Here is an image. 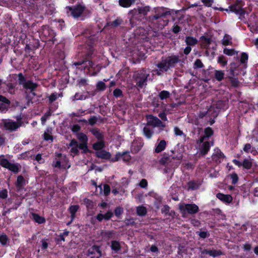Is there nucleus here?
I'll list each match as a JSON object with an SVG mask.
<instances>
[{
    "instance_id": "13",
    "label": "nucleus",
    "mask_w": 258,
    "mask_h": 258,
    "mask_svg": "<svg viewBox=\"0 0 258 258\" xmlns=\"http://www.w3.org/2000/svg\"><path fill=\"white\" fill-rule=\"evenodd\" d=\"M89 255L91 258H99L101 256V252L97 246H93L88 250Z\"/></svg>"
},
{
    "instance_id": "21",
    "label": "nucleus",
    "mask_w": 258,
    "mask_h": 258,
    "mask_svg": "<svg viewBox=\"0 0 258 258\" xmlns=\"http://www.w3.org/2000/svg\"><path fill=\"white\" fill-rule=\"evenodd\" d=\"M231 11L234 12L236 14L242 16L244 14V11L240 6H233L231 8Z\"/></svg>"
},
{
    "instance_id": "1",
    "label": "nucleus",
    "mask_w": 258,
    "mask_h": 258,
    "mask_svg": "<svg viewBox=\"0 0 258 258\" xmlns=\"http://www.w3.org/2000/svg\"><path fill=\"white\" fill-rule=\"evenodd\" d=\"M178 61L179 58L177 56H171L163 59L157 65L159 70L154 71L153 74L156 73L158 75H161L163 72L167 71L170 68L174 67Z\"/></svg>"
},
{
    "instance_id": "58",
    "label": "nucleus",
    "mask_w": 258,
    "mask_h": 258,
    "mask_svg": "<svg viewBox=\"0 0 258 258\" xmlns=\"http://www.w3.org/2000/svg\"><path fill=\"white\" fill-rule=\"evenodd\" d=\"M104 215V219L107 220H109L112 216L113 214L111 211H108Z\"/></svg>"
},
{
    "instance_id": "64",
    "label": "nucleus",
    "mask_w": 258,
    "mask_h": 258,
    "mask_svg": "<svg viewBox=\"0 0 258 258\" xmlns=\"http://www.w3.org/2000/svg\"><path fill=\"white\" fill-rule=\"evenodd\" d=\"M199 235L203 238H206L207 236V233L205 231L197 232Z\"/></svg>"
},
{
    "instance_id": "3",
    "label": "nucleus",
    "mask_w": 258,
    "mask_h": 258,
    "mask_svg": "<svg viewBox=\"0 0 258 258\" xmlns=\"http://www.w3.org/2000/svg\"><path fill=\"white\" fill-rule=\"evenodd\" d=\"M148 74L146 70H143L135 73L134 78H135L137 85L140 88H142L148 78Z\"/></svg>"
},
{
    "instance_id": "27",
    "label": "nucleus",
    "mask_w": 258,
    "mask_h": 258,
    "mask_svg": "<svg viewBox=\"0 0 258 258\" xmlns=\"http://www.w3.org/2000/svg\"><path fill=\"white\" fill-rule=\"evenodd\" d=\"M243 150L246 153H251L253 155H255L256 153V151L249 144H247L244 146Z\"/></svg>"
},
{
    "instance_id": "44",
    "label": "nucleus",
    "mask_w": 258,
    "mask_h": 258,
    "mask_svg": "<svg viewBox=\"0 0 258 258\" xmlns=\"http://www.w3.org/2000/svg\"><path fill=\"white\" fill-rule=\"evenodd\" d=\"M200 185V183H198L194 181L190 182L189 183V187L190 188H191L192 189H196L198 188Z\"/></svg>"
},
{
    "instance_id": "15",
    "label": "nucleus",
    "mask_w": 258,
    "mask_h": 258,
    "mask_svg": "<svg viewBox=\"0 0 258 258\" xmlns=\"http://www.w3.org/2000/svg\"><path fill=\"white\" fill-rule=\"evenodd\" d=\"M54 166L55 167H61L64 169L69 168L70 167V165L69 164L65 156L61 157L60 160L57 161Z\"/></svg>"
},
{
    "instance_id": "47",
    "label": "nucleus",
    "mask_w": 258,
    "mask_h": 258,
    "mask_svg": "<svg viewBox=\"0 0 258 258\" xmlns=\"http://www.w3.org/2000/svg\"><path fill=\"white\" fill-rule=\"evenodd\" d=\"M97 88L99 90H103L105 89V84L103 82L100 81L97 84Z\"/></svg>"
},
{
    "instance_id": "25",
    "label": "nucleus",
    "mask_w": 258,
    "mask_h": 258,
    "mask_svg": "<svg viewBox=\"0 0 258 258\" xmlns=\"http://www.w3.org/2000/svg\"><path fill=\"white\" fill-rule=\"evenodd\" d=\"M111 247L112 250L115 252L118 251L121 247L120 243L117 241H112L111 242Z\"/></svg>"
},
{
    "instance_id": "46",
    "label": "nucleus",
    "mask_w": 258,
    "mask_h": 258,
    "mask_svg": "<svg viewBox=\"0 0 258 258\" xmlns=\"http://www.w3.org/2000/svg\"><path fill=\"white\" fill-rule=\"evenodd\" d=\"M224 53L227 55L232 56L235 54V51L234 49L225 48L224 49Z\"/></svg>"
},
{
    "instance_id": "61",
    "label": "nucleus",
    "mask_w": 258,
    "mask_h": 258,
    "mask_svg": "<svg viewBox=\"0 0 258 258\" xmlns=\"http://www.w3.org/2000/svg\"><path fill=\"white\" fill-rule=\"evenodd\" d=\"M174 133L176 136H181L183 135L182 132L178 127H174Z\"/></svg>"
},
{
    "instance_id": "37",
    "label": "nucleus",
    "mask_w": 258,
    "mask_h": 258,
    "mask_svg": "<svg viewBox=\"0 0 258 258\" xmlns=\"http://www.w3.org/2000/svg\"><path fill=\"white\" fill-rule=\"evenodd\" d=\"M222 44L228 45L231 44V37L228 35H225L223 39Z\"/></svg>"
},
{
    "instance_id": "28",
    "label": "nucleus",
    "mask_w": 258,
    "mask_h": 258,
    "mask_svg": "<svg viewBox=\"0 0 258 258\" xmlns=\"http://www.w3.org/2000/svg\"><path fill=\"white\" fill-rule=\"evenodd\" d=\"M224 73L221 70H216L215 72V77L217 80L220 81L224 78Z\"/></svg>"
},
{
    "instance_id": "2",
    "label": "nucleus",
    "mask_w": 258,
    "mask_h": 258,
    "mask_svg": "<svg viewBox=\"0 0 258 258\" xmlns=\"http://www.w3.org/2000/svg\"><path fill=\"white\" fill-rule=\"evenodd\" d=\"M213 143H210L208 140H205V138H201L197 143V148L198 152L202 154L205 155L209 151L210 147Z\"/></svg>"
},
{
    "instance_id": "34",
    "label": "nucleus",
    "mask_w": 258,
    "mask_h": 258,
    "mask_svg": "<svg viewBox=\"0 0 258 258\" xmlns=\"http://www.w3.org/2000/svg\"><path fill=\"white\" fill-rule=\"evenodd\" d=\"M79 209V206L77 205L72 206L70 207L69 210L71 214L72 220H73L75 216V214Z\"/></svg>"
},
{
    "instance_id": "48",
    "label": "nucleus",
    "mask_w": 258,
    "mask_h": 258,
    "mask_svg": "<svg viewBox=\"0 0 258 258\" xmlns=\"http://www.w3.org/2000/svg\"><path fill=\"white\" fill-rule=\"evenodd\" d=\"M248 59V55L245 53H242L241 56L240 58V62L242 64H244L245 62V61H246Z\"/></svg>"
},
{
    "instance_id": "51",
    "label": "nucleus",
    "mask_w": 258,
    "mask_h": 258,
    "mask_svg": "<svg viewBox=\"0 0 258 258\" xmlns=\"http://www.w3.org/2000/svg\"><path fill=\"white\" fill-rule=\"evenodd\" d=\"M230 178L231 179V182L233 184L236 183L238 181V176L236 174L233 173L230 175Z\"/></svg>"
},
{
    "instance_id": "7",
    "label": "nucleus",
    "mask_w": 258,
    "mask_h": 258,
    "mask_svg": "<svg viewBox=\"0 0 258 258\" xmlns=\"http://www.w3.org/2000/svg\"><path fill=\"white\" fill-rule=\"evenodd\" d=\"M147 125L161 127L165 126V124L159 119L152 115L147 116Z\"/></svg>"
},
{
    "instance_id": "41",
    "label": "nucleus",
    "mask_w": 258,
    "mask_h": 258,
    "mask_svg": "<svg viewBox=\"0 0 258 258\" xmlns=\"http://www.w3.org/2000/svg\"><path fill=\"white\" fill-rule=\"evenodd\" d=\"M170 93L167 91H162L159 94V97L161 99L163 100L166 99L169 97Z\"/></svg>"
},
{
    "instance_id": "55",
    "label": "nucleus",
    "mask_w": 258,
    "mask_h": 258,
    "mask_svg": "<svg viewBox=\"0 0 258 258\" xmlns=\"http://www.w3.org/2000/svg\"><path fill=\"white\" fill-rule=\"evenodd\" d=\"M123 209L120 207H117L115 210V215L118 217L123 213Z\"/></svg>"
},
{
    "instance_id": "12",
    "label": "nucleus",
    "mask_w": 258,
    "mask_h": 258,
    "mask_svg": "<svg viewBox=\"0 0 258 258\" xmlns=\"http://www.w3.org/2000/svg\"><path fill=\"white\" fill-rule=\"evenodd\" d=\"M216 197L226 204H229L233 201V198L230 195H224L222 193H218L216 195Z\"/></svg>"
},
{
    "instance_id": "19",
    "label": "nucleus",
    "mask_w": 258,
    "mask_h": 258,
    "mask_svg": "<svg viewBox=\"0 0 258 258\" xmlns=\"http://www.w3.org/2000/svg\"><path fill=\"white\" fill-rule=\"evenodd\" d=\"M166 145L167 144L165 140L160 141L156 145L155 152L157 153L162 152L165 149Z\"/></svg>"
},
{
    "instance_id": "11",
    "label": "nucleus",
    "mask_w": 258,
    "mask_h": 258,
    "mask_svg": "<svg viewBox=\"0 0 258 258\" xmlns=\"http://www.w3.org/2000/svg\"><path fill=\"white\" fill-rule=\"evenodd\" d=\"M77 138L82 143L79 145V149H82L84 152L87 150L88 138L83 133H79Z\"/></svg>"
},
{
    "instance_id": "16",
    "label": "nucleus",
    "mask_w": 258,
    "mask_h": 258,
    "mask_svg": "<svg viewBox=\"0 0 258 258\" xmlns=\"http://www.w3.org/2000/svg\"><path fill=\"white\" fill-rule=\"evenodd\" d=\"M218 112L219 109L218 108H216V109H215L214 106H211L206 113L205 112H203L200 116L203 117L206 115H208L209 116L216 117L218 115Z\"/></svg>"
},
{
    "instance_id": "17",
    "label": "nucleus",
    "mask_w": 258,
    "mask_h": 258,
    "mask_svg": "<svg viewBox=\"0 0 258 258\" xmlns=\"http://www.w3.org/2000/svg\"><path fill=\"white\" fill-rule=\"evenodd\" d=\"M130 159H131V156L128 153H118L116 154L114 160L115 161L122 160L124 162H127L130 160Z\"/></svg>"
},
{
    "instance_id": "62",
    "label": "nucleus",
    "mask_w": 258,
    "mask_h": 258,
    "mask_svg": "<svg viewBox=\"0 0 258 258\" xmlns=\"http://www.w3.org/2000/svg\"><path fill=\"white\" fill-rule=\"evenodd\" d=\"M41 243H42L41 248L42 249H45L48 247V243L45 240H44V239L42 240Z\"/></svg>"
},
{
    "instance_id": "50",
    "label": "nucleus",
    "mask_w": 258,
    "mask_h": 258,
    "mask_svg": "<svg viewBox=\"0 0 258 258\" xmlns=\"http://www.w3.org/2000/svg\"><path fill=\"white\" fill-rule=\"evenodd\" d=\"M203 67V64L201 60L198 59L196 60L194 63L195 68H201Z\"/></svg>"
},
{
    "instance_id": "57",
    "label": "nucleus",
    "mask_w": 258,
    "mask_h": 258,
    "mask_svg": "<svg viewBox=\"0 0 258 258\" xmlns=\"http://www.w3.org/2000/svg\"><path fill=\"white\" fill-rule=\"evenodd\" d=\"M147 184V181L145 179H143L139 183L140 186L143 188H145Z\"/></svg>"
},
{
    "instance_id": "38",
    "label": "nucleus",
    "mask_w": 258,
    "mask_h": 258,
    "mask_svg": "<svg viewBox=\"0 0 258 258\" xmlns=\"http://www.w3.org/2000/svg\"><path fill=\"white\" fill-rule=\"evenodd\" d=\"M146 209L145 207L140 206L138 207L137 209V212L138 215L140 216L145 215L146 213Z\"/></svg>"
},
{
    "instance_id": "22",
    "label": "nucleus",
    "mask_w": 258,
    "mask_h": 258,
    "mask_svg": "<svg viewBox=\"0 0 258 258\" xmlns=\"http://www.w3.org/2000/svg\"><path fill=\"white\" fill-rule=\"evenodd\" d=\"M52 128L48 127L44 133V139L45 141H50L51 142L53 140V138L51 135Z\"/></svg>"
},
{
    "instance_id": "14",
    "label": "nucleus",
    "mask_w": 258,
    "mask_h": 258,
    "mask_svg": "<svg viewBox=\"0 0 258 258\" xmlns=\"http://www.w3.org/2000/svg\"><path fill=\"white\" fill-rule=\"evenodd\" d=\"M10 105V101L5 97L0 95V110L4 112L7 110Z\"/></svg>"
},
{
    "instance_id": "52",
    "label": "nucleus",
    "mask_w": 258,
    "mask_h": 258,
    "mask_svg": "<svg viewBox=\"0 0 258 258\" xmlns=\"http://www.w3.org/2000/svg\"><path fill=\"white\" fill-rule=\"evenodd\" d=\"M110 189L109 185L107 184L103 185V191L105 195H108L110 193Z\"/></svg>"
},
{
    "instance_id": "30",
    "label": "nucleus",
    "mask_w": 258,
    "mask_h": 258,
    "mask_svg": "<svg viewBox=\"0 0 258 258\" xmlns=\"http://www.w3.org/2000/svg\"><path fill=\"white\" fill-rule=\"evenodd\" d=\"M144 133L145 136L148 138L150 139L153 135V131L150 128L148 125L146 126L144 128Z\"/></svg>"
},
{
    "instance_id": "49",
    "label": "nucleus",
    "mask_w": 258,
    "mask_h": 258,
    "mask_svg": "<svg viewBox=\"0 0 258 258\" xmlns=\"http://www.w3.org/2000/svg\"><path fill=\"white\" fill-rule=\"evenodd\" d=\"M61 96L60 94H58L56 93H52L49 97V100L51 102H52L55 100L58 97Z\"/></svg>"
},
{
    "instance_id": "59",
    "label": "nucleus",
    "mask_w": 258,
    "mask_h": 258,
    "mask_svg": "<svg viewBox=\"0 0 258 258\" xmlns=\"http://www.w3.org/2000/svg\"><path fill=\"white\" fill-rule=\"evenodd\" d=\"M49 116L50 113L48 112L45 113V114L41 117V122L42 124H44L45 121Z\"/></svg>"
},
{
    "instance_id": "36",
    "label": "nucleus",
    "mask_w": 258,
    "mask_h": 258,
    "mask_svg": "<svg viewBox=\"0 0 258 258\" xmlns=\"http://www.w3.org/2000/svg\"><path fill=\"white\" fill-rule=\"evenodd\" d=\"M25 185V180L22 176H19L17 178L16 185L17 187L21 188Z\"/></svg>"
},
{
    "instance_id": "54",
    "label": "nucleus",
    "mask_w": 258,
    "mask_h": 258,
    "mask_svg": "<svg viewBox=\"0 0 258 258\" xmlns=\"http://www.w3.org/2000/svg\"><path fill=\"white\" fill-rule=\"evenodd\" d=\"M8 196V191L6 189H3L0 191V198L6 199Z\"/></svg>"
},
{
    "instance_id": "43",
    "label": "nucleus",
    "mask_w": 258,
    "mask_h": 258,
    "mask_svg": "<svg viewBox=\"0 0 258 258\" xmlns=\"http://www.w3.org/2000/svg\"><path fill=\"white\" fill-rule=\"evenodd\" d=\"M252 165V162L250 160L248 159H245L242 163V166L247 169H249L251 167Z\"/></svg>"
},
{
    "instance_id": "31",
    "label": "nucleus",
    "mask_w": 258,
    "mask_h": 258,
    "mask_svg": "<svg viewBox=\"0 0 258 258\" xmlns=\"http://www.w3.org/2000/svg\"><path fill=\"white\" fill-rule=\"evenodd\" d=\"M92 134L96 137L98 140H102L103 139V135L102 133L97 129H92L91 131Z\"/></svg>"
},
{
    "instance_id": "8",
    "label": "nucleus",
    "mask_w": 258,
    "mask_h": 258,
    "mask_svg": "<svg viewBox=\"0 0 258 258\" xmlns=\"http://www.w3.org/2000/svg\"><path fill=\"white\" fill-rule=\"evenodd\" d=\"M20 83L23 85V87L27 90L32 92L37 87L36 84L32 83L31 81L24 82V77L21 74L19 75Z\"/></svg>"
},
{
    "instance_id": "18",
    "label": "nucleus",
    "mask_w": 258,
    "mask_h": 258,
    "mask_svg": "<svg viewBox=\"0 0 258 258\" xmlns=\"http://www.w3.org/2000/svg\"><path fill=\"white\" fill-rule=\"evenodd\" d=\"M143 146V143L141 140H135L132 143L131 150L134 153L138 152Z\"/></svg>"
},
{
    "instance_id": "24",
    "label": "nucleus",
    "mask_w": 258,
    "mask_h": 258,
    "mask_svg": "<svg viewBox=\"0 0 258 258\" xmlns=\"http://www.w3.org/2000/svg\"><path fill=\"white\" fill-rule=\"evenodd\" d=\"M135 2V0H119L120 6L124 8H128Z\"/></svg>"
},
{
    "instance_id": "56",
    "label": "nucleus",
    "mask_w": 258,
    "mask_h": 258,
    "mask_svg": "<svg viewBox=\"0 0 258 258\" xmlns=\"http://www.w3.org/2000/svg\"><path fill=\"white\" fill-rule=\"evenodd\" d=\"M202 2L207 7H211L213 3V0H202Z\"/></svg>"
},
{
    "instance_id": "9",
    "label": "nucleus",
    "mask_w": 258,
    "mask_h": 258,
    "mask_svg": "<svg viewBox=\"0 0 258 258\" xmlns=\"http://www.w3.org/2000/svg\"><path fill=\"white\" fill-rule=\"evenodd\" d=\"M67 10L69 11H67L68 13H71V15L74 18H78L79 17L82 13L84 10V7L82 6L79 5L77 6L74 8L71 7H68Z\"/></svg>"
},
{
    "instance_id": "35",
    "label": "nucleus",
    "mask_w": 258,
    "mask_h": 258,
    "mask_svg": "<svg viewBox=\"0 0 258 258\" xmlns=\"http://www.w3.org/2000/svg\"><path fill=\"white\" fill-rule=\"evenodd\" d=\"M204 133L205 135L203 137H202L201 138H205V140H208L210 136H211L213 134V132L210 127H207L205 128Z\"/></svg>"
},
{
    "instance_id": "26",
    "label": "nucleus",
    "mask_w": 258,
    "mask_h": 258,
    "mask_svg": "<svg viewBox=\"0 0 258 258\" xmlns=\"http://www.w3.org/2000/svg\"><path fill=\"white\" fill-rule=\"evenodd\" d=\"M99 141V142L94 144L93 145V149L97 151L101 150L104 147V142L102 140Z\"/></svg>"
},
{
    "instance_id": "20",
    "label": "nucleus",
    "mask_w": 258,
    "mask_h": 258,
    "mask_svg": "<svg viewBox=\"0 0 258 258\" xmlns=\"http://www.w3.org/2000/svg\"><path fill=\"white\" fill-rule=\"evenodd\" d=\"M70 147L71 148V153L73 155H76L78 152V148H79V145L77 143V142L75 140L71 141L70 144Z\"/></svg>"
},
{
    "instance_id": "6",
    "label": "nucleus",
    "mask_w": 258,
    "mask_h": 258,
    "mask_svg": "<svg viewBox=\"0 0 258 258\" xmlns=\"http://www.w3.org/2000/svg\"><path fill=\"white\" fill-rule=\"evenodd\" d=\"M4 125L6 130L14 131L20 127L22 124L20 120L14 121L12 120H6L4 121Z\"/></svg>"
},
{
    "instance_id": "39",
    "label": "nucleus",
    "mask_w": 258,
    "mask_h": 258,
    "mask_svg": "<svg viewBox=\"0 0 258 258\" xmlns=\"http://www.w3.org/2000/svg\"><path fill=\"white\" fill-rule=\"evenodd\" d=\"M9 241V239L6 235L2 234L0 235V243L3 245H7L8 242Z\"/></svg>"
},
{
    "instance_id": "53",
    "label": "nucleus",
    "mask_w": 258,
    "mask_h": 258,
    "mask_svg": "<svg viewBox=\"0 0 258 258\" xmlns=\"http://www.w3.org/2000/svg\"><path fill=\"white\" fill-rule=\"evenodd\" d=\"M79 95V93H76L74 96V100H84L87 98V96L85 95L80 94V97H78Z\"/></svg>"
},
{
    "instance_id": "4",
    "label": "nucleus",
    "mask_w": 258,
    "mask_h": 258,
    "mask_svg": "<svg viewBox=\"0 0 258 258\" xmlns=\"http://www.w3.org/2000/svg\"><path fill=\"white\" fill-rule=\"evenodd\" d=\"M179 209L183 217H185L187 213L193 214L198 212L199 210V207L195 204H185L183 203L179 205Z\"/></svg>"
},
{
    "instance_id": "32",
    "label": "nucleus",
    "mask_w": 258,
    "mask_h": 258,
    "mask_svg": "<svg viewBox=\"0 0 258 258\" xmlns=\"http://www.w3.org/2000/svg\"><path fill=\"white\" fill-rule=\"evenodd\" d=\"M32 217L35 221L39 224H41L45 222V219L38 214H33Z\"/></svg>"
},
{
    "instance_id": "42",
    "label": "nucleus",
    "mask_w": 258,
    "mask_h": 258,
    "mask_svg": "<svg viewBox=\"0 0 258 258\" xmlns=\"http://www.w3.org/2000/svg\"><path fill=\"white\" fill-rule=\"evenodd\" d=\"M221 254L222 252L220 250H210L209 252V255L213 257H216L217 256L220 255Z\"/></svg>"
},
{
    "instance_id": "23",
    "label": "nucleus",
    "mask_w": 258,
    "mask_h": 258,
    "mask_svg": "<svg viewBox=\"0 0 258 258\" xmlns=\"http://www.w3.org/2000/svg\"><path fill=\"white\" fill-rule=\"evenodd\" d=\"M96 155L98 157L102 158L103 159H109L111 156L109 153L102 150L100 151H97Z\"/></svg>"
},
{
    "instance_id": "33",
    "label": "nucleus",
    "mask_w": 258,
    "mask_h": 258,
    "mask_svg": "<svg viewBox=\"0 0 258 258\" xmlns=\"http://www.w3.org/2000/svg\"><path fill=\"white\" fill-rule=\"evenodd\" d=\"M198 41L196 39L192 37H187L186 38V43L188 46H192L197 44Z\"/></svg>"
},
{
    "instance_id": "63",
    "label": "nucleus",
    "mask_w": 258,
    "mask_h": 258,
    "mask_svg": "<svg viewBox=\"0 0 258 258\" xmlns=\"http://www.w3.org/2000/svg\"><path fill=\"white\" fill-rule=\"evenodd\" d=\"M80 130V127L77 124L74 125L72 127V130L73 132H78Z\"/></svg>"
},
{
    "instance_id": "60",
    "label": "nucleus",
    "mask_w": 258,
    "mask_h": 258,
    "mask_svg": "<svg viewBox=\"0 0 258 258\" xmlns=\"http://www.w3.org/2000/svg\"><path fill=\"white\" fill-rule=\"evenodd\" d=\"M121 91L120 90L118 89H116L114 91H113V94L115 96V97H119L121 95Z\"/></svg>"
},
{
    "instance_id": "29",
    "label": "nucleus",
    "mask_w": 258,
    "mask_h": 258,
    "mask_svg": "<svg viewBox=\"0 0 258 258\" xmlns=\"http://www.w3.org/2000/svg\"><path fill=\"white\" fill-rule=\"evenodd\" d=\"M224 157L223 154L219 149L215 150L214 153L212 156L214 160H217L219 158L221 159Z\"/></svg>"
},
{
    "instance_id": "10",
    "label": "nucleus",
    "mask_w": 258,
    "mask_h": 258,
    "mask_svg": "<svg viewBox=\"0 0 258 258\" xmlns=\"http://www.w3.org/2000/svg\"><path fill=\"white\" fill-rule=\"evenodd\" d=\"M201 44L202 47L207 49H214L216 44L213 42L211 38H206L202 36L200 39Z\"/></svg>"
},
{
    "instance_id": "45",
    "label": "nucleus",
    "mask_w": 258,
    "mask_h": 258,
    "mask_svg": "<svg viewBox=\"0 0 258 258\" xmlns=\"http://www.w3.org/2000/svg\"><path fill=\"white\" fill-rule=\"evenodd\" d=\"M218 63H220L222 66H224L227 64V60L223 56H220L218 58Z\"/></svg>"
},
{
    "instance_id": "5",
    "label": "nucleus",
    "mask_w": 258,
    "mask_h": 258,
    "mask_svg": "<svg viewBox=\"0 0 258 258\" xmlns=\"http://www.w3.org/2000/svg\"><path fill=\"white\" fill-rule=\"evenodd\" d=\"M0 165L14 172H18L20 168L18 164L10 163L4 155L0 156Z\"/></svg>"
},
{
    "instance_id": "40",
    "label": "nucleus",
    "mask_w": 258,
    "mask_h": 258,
    "mask_svg": "<svg viewBox=\"0 0 258 258\" xmlns=\"http://www.w3.org/2000/svg\"><path fill=\"white\" fill-rule=\"evenodd\" d=\"M82 64H85V66H90V67L91 68H93L94 67V63L93 62L91 61H83V62H76L75 63V66H78L79 65H81Z\"/></svg>"
}]
</instances>
